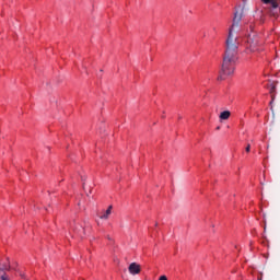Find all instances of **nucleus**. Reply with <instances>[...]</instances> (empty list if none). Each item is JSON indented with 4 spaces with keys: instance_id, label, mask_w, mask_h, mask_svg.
<instances>
[{
    "instance_id": "nucleus-2",
    "label": "nucleus",
    "mask_w": 280,
    "mask_h": 280,
    "mask_svg": "<svg viewBox=\"0 0 280 280\" xmlns=\"http://www.w3.org/2000/svg\"><path fill=\"white\" fill-rule=\"evenodd\" d=\"M243 43L247 51H257V45H259V38L257 34H248L243 38Z\"/></svg>"
},
{
    "instance_id": "nucleus-3",
    "label": "nucleus",
    "mask_w": 280,
    "mask_h": 280,
    "mask_svg": "<svg viewBox=\"0 0 280 280\" xmlns=\"http://www.w3.org/2000/svg\"><path fill=\"white\" fill-rule=\"evenodd\" d=\"M130 275H139L141 272V266L137 262H131L128 268Z\"/></svg>"
},
{
    "instance_id": "nucleus-14",
    "label": "nucleus",
    "mask_w": 280,
    "mask_h": 280,
    "mask_svg": "<svg viewBox=\"0 0 280 280\" xmlns=\"http://www.w3.org/2000/svg\"><path fill=\"white\" fill-rule=\"evenodd\" d=\"M249 30H250V32H253V30H254L253 25L249 26Z\"/></svg>"
},
{
    "instance_id": "nucleus-10",
    "label": "nucleus",
    "mask_w": 280,
    "mask_h": 280,
    "mask_svg": "<svg viewBox=\"0 0 280 280\" xmlns=\"http://www.w3.org/2000/svg\"><path fill=\"white\" fill-rule=\"evenodd\" d=\"M245 152H250V144H247V147L245 148Z\"/></svg>"
},
{
    "instance_id": "nucleus-1",
    "label": "nucleus",
    "mask_w": 280,
    "mask_h": 280,
    "mask_svg": "<svg viewBox=\"0 0 280 280\" xmlns=\"http://www.w3.org/2000/svg\"><path fill=\"white\" fill-rule=\"evenodd\" d=\"M244 10L234 12V18L231 27L229 28V35L225 42L226 49L223 56V62L221 66V70L219 72L218 80H226L229 75H233L235 73V66L237 65V49L240 47V43L237 38H233V27H238L242 22V18Z\"/></svg>"
},
{
    "instance_id": "nucleus-4",
    "label": "nucleus",
    "mask_w": 280,
    "mask_h": 280,
    "mask_svg": "<svg viewBox=\"0 0 280 280\" xmlns=\"http://www.w3.org/2000/svg\"><path fill=\"white\" fill-rule=\"evenodd\" d=\"M269 93H270V96H271V102L270 104H272V102H275V97L277 95V85L275 83H271L269 85Z\"/></svg>"
},
{
    "instance_id": "nucleus-9",
    "label": "nucleus",
    "mask_w": 280,
    "mask_h": 280,
    "mask_svg": "<svg viewBox=\"0 0 280 280\" xmlns=\"http://www.w3.org/2000/svg\"><path fill=\"white\" fill-rule=\"evenodd\" d=\"M262 3L270 4L272 0H261Z\"/></svg>"
},
{
    "instance_id": "nucleus-11",
    "label": "nucleus",
    "mask_w": 280,
    "mask_h": 280,
    "mask_svg": "<svg viewBox=\"0 0 280 280\" xmlns=\"http://www.w3.org/2000/svg\"><path fill=\"white\" fill-rule=\"evenodd\" d=\"M1 280H8V276L4 273L1 276Z\"/></svg>"
},
{
    "instance_id": "nucleus-12",
    "label": "nucleus",
    "mask_w": 280,
    "mask_h": 280,
    "mask_svg": "<svg viewBox=\"0 0 280 280\" xmlns=\"http://www.w3.org/2000/svg\"><path fill=\"white\" fill-rule=\"evenodd\" d=\"M159 280H167V277H166V276H161V277L159 278Z\"/></svg>"
},
{
    "instance_id": "nucleus-5",
    "label": "nucleus",
    "mask_w": 280,
    "mask_h": 280,
    "mask_svg": "<svg viewBox=\"0 0 280 280\" xmlns=\"http://www.w3.org/2000/svg\"><path fill=\"white\" fill-rule=\"evenodd\" d=\"M11 266H10V258H7V262H4L2 266L0 264V272H10L11 270Z\"/></svg>"
},
{
    "instance_id": "nucleus-13",
    "label": "nucleus",
    "mask_w": 280,
    "mask_h": 280,
    "mask_svg": "<svg viewBox=\"0 0 280 280\" xmlns=\"http://www.w3.org/2000/svg\"><path fill=\"white\" fill-rule=\"evenodd\" d=\"M20 276L22 277V279H25V275H23V273H20Z\"/></svg>"
},
{
    "instance_id": "nucleus-8",
    "label": "nucleus",
    "mask_w": 280,
    "mask_h": 280,
    "mask_svg": "<svg viewBox=\"0 0 280 280\" xmlns=\"http://www.w3.org/2000/svg\"><path fill=\"white\" fill-rule=\"evenodd\" d=\"M269 4H271V8L273 10H277V8H279V2H277V0H272Z\"/></svg>"
},
{
    "instance_id": "nucleus-6",
    "label": "nucleus",
    "mask_w": 280,
    "mask_h": 280,
    "mask_svg": "<svg viewBox=\"0 0 280 280\" xmlns=\"http://www.w3.org/2000/svg\"><path fill=\"white\" fill-rule=\"evenodd\" d=\"M110 213H113V206H109L107 210L100 215L101 220H108Z\"/></svg>"
},
{
    "instance_id": "nucleus-7",
    "label": "nucleus",
    "mask_w": 280,
    "mask_h": 280,
    "mask_svg": "<svg viewBox=\"0 0 280 280\" xmlns=\"http://www.w3.org/2000/svg\"><path fill=\"white\" fill-rule=\"evenodd\" d=\"M231 117V113L229 110L221 112L219 118L221 121H226Z\"/></svg>"
}]
</instances>
